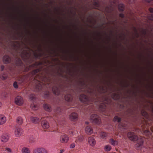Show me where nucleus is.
<instances>
[{"instance_id":"423d86ee","label":"nucleus","mask_w":153,"mask_h":153,"mask_svg":"<svg viewBox=\"0 0 153 153\" xmlns=\"http://www.w3.org/2000/svg\"><path fill=\"white\" fill-rule=\"evenodd\" d=\"M98 100L102 102L100 104V108L102 111L104 110V109L106 107V104H109L111 102V98L108 96H107L103 95L101 99L99 100Z\"/></svg>"},{"instance_id":"13d9d810","label":"nucleus","mask_w":153,"mask_h":153,"mask_svg":"<svg viewBox=\"0 0 153 153\" xmlns=\"http://www.w3.org/2000/svg\"><path fill=\"white\" fill-rule=\"evenodd\" d=\"M1 69L2 71H3L4 69V65H1Z\"/></svg>"},{"instance_id":"69168bd1","label":"nucleus","mask_w":153,"mask_h":153,"mask_svg":"<svg viewBox=\"0 0 153 153\" xmlns=\"http://www.w3.org/2000/svg\"><path fill=\"white\" fill-rule=\"evenodd\" d=\"M1 102H0V107L1 106Z\"/></svg>"},{"instance_id":"b1692460","label":"nucleus","mask_w":153,"mask_h":153,"mask_svg":"<svg viewBox=\"0 0 153 153\" xmlns=\"http://www.w3.org/2000/svg\"><path fill=\"white\" fill-rule=\"evenodd\" d=\"M42 88V83L39 81H37L36 85V88L38 91L41 90Z\"/></svg>"},{"instance_id":"a18cd8bd","label":"nucleus","mask_w":153,"mask_h":153,"mask_svg":"<svg viewBox=\"0 0 153 153\" xmlns=\"http://www.w3.org/2000/svg\"><path fill=\"white\" fill-rule=\"evenodd\" d=\"M75 144L74 143H72L70 145V148H73L75 147Z\"/></svg>"},{"instance_id":"412c9836","label":"nucleus","mask_w":153,"mask_h":153,"mask_svg":"<svg viewBox=\"0 0 153 153\" xmlns=\"http://www.w3.org/2000/svg\"><path fill=\"white\" fill-rule=\"evenodd\" d=\"M7 120L6 117L3 115H0V125L5 123Z\"/></svg>"},{"instance_id":"5fc2aeb1","label":"nucleus","mask_w":153,"mask_h":153,"mask_svg":"<svg viewBox=\"0 0 153 153\" xmlns=\"http://www.w3.org/2000/svg\"><path fill=\"white\" fill-rule=\"evenodd\" d=\"M119 16L120 17L123 18L124 17V15L123 13H120L119 15Z\"/></svg>"},{"instance_id":"9d476101","label":"nucleus","mask_w":153,"mask_h":153,"mask_svg":"<svg viewBox=\"0 0 153 153\" xmlns=\"http://www.w3.org/2000/svg\"><path fill=\"white\" fill-rule=\"evenodd\" d=\"M15 103L18 105H21L23 103V98L20 96H18L15 98Z\"/></svg>"},{"instance_id":"c03bdc74","label":"nucleus","mask_w":153,"mask_h":153,"mask_svg":"<svg viewBox=\"0 0 153 153\" xmlns=\"http://www.w3.org/2000/svg\"><path fill=\"white\" fill-rule=\"evenodd\" d=\"M13 85L14 87L15 88H18V85L17 84V83L16 82H14L13 84Z\"/></svg>"},{"instance_id":"bf43d9fd","label":"nucleus","mask_w":153,"mask_h":153,"mask_svg":"<svg viewBox=\"0 0 153 153\" xmlns=\"http://www.w3.org/2000/svg\"><path fill=\"white\" fill-rule=\"evenodd\" d=\"M97 35L100 37L101 36V33L100 32L97 33Z\"/></svg>"},{"instance_id":"cd10ccee","label":"nucleus","mask_w":153,"mask_h":153,"mask_svg":"<svg viewBox=\"0 0 153 153\" xmlns=\"http://www.w3.org/2000/svg\"><path fill=\"white\" fill-rule=\"evenodd\" d=\"M113 10V7L111 6H109L106 7L105 11L108 13H111Z\"/></svg>"},{"instance_id":"4be33fe9","label":"nucleus","mask_w":153,"mask_h":153,"mask_svg":"<svg viewBox=\"0 0 153 153\" xmlns=\"http://www.w3.org/2000/svg\"><path fill=\"white\" fill-rule=\"evenodd\" d=\"M56 75V74H51V77H52V78L50 77V76L48 78V81L50 82H51V83L53 82L54 83L55 82V80H54L55 79Z\"/></svg>"},{"instance_id":"4468645a","label":"nucleus","mask_w":153,"mask_h":153,"mask_svg":"<svg viewBox=\"0 0 153 153\" xmlns=\"http://www.w3.org/2000/svg\"><path fill=\"white\" fill-rule=\"evenodd\" d=\"M69 140L68 136L66 134H63L60 137V141L63 143H67Z\"/></svg>"},{"instance_id":"864d4df0","label":"nucleus","mask_w":153,"mask_h":153,"mask_svg":"<svg viewBox=\"0 0 153 153\" xmlns=\"http://www.w3.org/2000/svg\"><path fill=\"white\" fill-rule=\"evenodd\" d=\"M59 71H60V72H61L62 71V70L60 68H59V70L57 71V74H60V73Z\"/></svg>"},{"instance_id":"7ed1b4c3","label":"nucleus","mask_w":153,"mask_h":153,"mask_svg":"<svg viewBox=\"0 0 153 153\" xmlns=\"http://www.w3.org/2000/svg\"><path fill=\"white\" fill-rule=\"evenodd\" d=\"M24 46H25V49L22 52L21 50L19 51L22 57H24L25 58L27 59H29V58H30L31 54L32 52H33V55L36 58H39L43 54L41 53V52L42 51V49L41 48V45H40V46L37 48V50L39 52L38 53L35 51H33V50L27 46L25 44Z\"/></svg>"},{"instance_id":"c85d7f7f","label":"nucleus","mask_w":153,"mask_h":153,"mask_svg":"<svg viewBox=\"0 0 153 153\" xmlns=\"http://www.w3.org/2000/svg\"><path fill=\"white\" fill-rule=\"evenodd\" d=\"M65 99L66 101H71L72 99L71 95L70 94H67L65 96Z\"/></svg>"},{"instance_id":"c9c22d12","label":"nucleus","mask_w":153,"mask_h":153,"mask_svg":"<svg viewBox=\"0 0 153 153\" xmlns=\"http://www.w3.org/2000/svg\"><path fill=\"white\" fill-rule=\"evenodd\" d=\"M141 114L142 115L144 116V117H147L148 116V114L147 112L144 110H142L141 112Z\"/></svg>"},{"instance_id":"1a4fd4ad","label":"nucleus","mask_w":153,"mask_h":153,"mask_svg":"<svg viewBox=\"0 0 153 153\" xmlns=\"http://www.w3.org/2000/svg\"><path fill=\"white\" fill-rule=\"evenodd\" d=\"M33 153H48L47 151L42 147H38L35 149Z\"/></svg>"},{"instance_id":"a211bd4d","label":"nucleus","mask_w":153,"mask_h":153,"mask_svg":"<svg viewBox=\"0 0 153 153\" xmlns=\"http://www.w3.org/2000/svg\"><path fill=\"white\" fill-rule=\"evenodd\" d=\"M41 124L43 128L47 129L49 127V125L47 121L45 120H43L41 122Z\"/></svg>"},{"instance_id":"ea45409f","label":"nucleus","mask_w":153,"mask_h":153,"mask_svg":"<svg viewBox=\"0 0 153 153\" xmlns=\"http://www.w3.org/2000/svg\"><path fill=\"white\" fill-rule=\"evenodd\" d=\"M30 107L32 109L34 110H36L38 108L37 106L34 104H31Z\"/></svg>"},{"instance_id":"de8ad7c7","label":"nucleus","mask_w":153,"mask_h":153,"mask_svg":"<svg viewBox=\"0 0 153 153\" xmlns=\"http://www.w3.org/2000/svg\"><path fill=\"white\" fill-rule=\"evenodd\" d=\"M142 33L143 35L145 36L146 34V32L145 30H143L142 31Z\"/></svg>"},{"instance_id":"58836bf2","label":"nucleus","mask_w":153,"mask_h":153,"mask_svg":"<svg viewBox=\"0 0 153 153\" xmlns=\"http://www.w3.org/2000/svg\"><path fill=\"white\" fill-rule=\"evenodd\" d=\"M40 70L39 69H38L34 70L31 73L33 75H35L36 73L39 72L40 71Z\"/></svg>"},{"instance_id":"20e7f679","label":"nucleus","mask_w":153,"mask_h":153,"mask_svg":"<svg viewBox=\"0 0 153 153\" xmlns=\"http://www.w3.org/2000/svg\"><path fill=\"white\" fill-rule=\"evenodd\" d=\"M99 6L100 4L99 0H94L93 3H88L82 6V10L85 14L89 10L93 8L98 9Z\"/></svg>"},{"instance_id":"79ce46f5","label":"nucleus","mask_w":153,"mask_h":153,"mask_svg":"<svg viewBox=\"0 0 153 153\" xmlns=\"http://www.w3.org/2000/svg\"><path fill=\"white\" fill-rule=\"evenodd\" d=\"M76 58H75L74 56L72 55L69 56V60L71 61H76Z\"/></svg>"},{"instance_id":"680f3d73","label":"nucleus","mask_w":153,"mask_h":153,"mask_svg":"<svg viewBox=\"0 0 153 153\" xmlns=\"http://www.w3.org/2000/svg\"><path fill=\"white\" fill-rule=\"evenodd\" d=\"M64 151L62 149L61 150L60 153H62Z\"/></svg>"},{"instance_id":"f8f14e48","label":"nucleus","mask_w":153,"mask_h":153,"mask_svg":"<svg viewBox=\"0 0 153 153\" xmlns=\"http://www.w3.org/2000/svg\"><path fill=\"white\" fill-rule=\"evenodd\" d=\"M11 61L10 57L8 55H4L3 58V61L4 64H7L10 63Z\"/></svg>"},{"instance_id":"7c9ffc66","label":"nucleus","mask_w":153,"mask_h":153,"mask_svg":"<svg viewBox=\"0 0 153 153\" xmlns=\"http://www.w3.org/2000/svg\"><path fill=\"white\" fill-rule=\"evenodd\" d=\"M118 8L120 12H123L124 10V5L123 4H120L118 5Z\"/></svg>"},{"instance_id":"a878e982","label":"nucleus","mask_w":153,"mask_h":153,"mask_svg":"<svg viewBox=\"0 0 153 153\" xmlns=\"http://www.w3.org/2000/svg\"><path fill=\"white\" fill-rule=\"evenodd\" d=\"M43 108L46 111H49L51 110V107L50 105L47 104H45L43 105Z\"/></svg>"},{"instance_id":"37998d69","label":"nucleus","mask_w":153,"mask_h":153,"mask_svg":"<svg viewBox=\"0 0 153 153\" xmlns=\"http://www.w3.org/2000/svg\"><path fill=\"white\" fill-rule=\"evenodd\" d=\"M148 19L151 20H153V15H149L147 17Z\"/></svg>"},{"instance_id":"c756f323","label":"nucleus","mask_w":153,"mask_h":153,"mask_svg":"<svg viewBox=\"0 0 153 153\" xmlns=\"http://www.w3.org/2000/svg\"><path fill=\"white\" fill-rule=\"evenodd\" d=\"M133 110L131 109H128L126 112L125 113V115L129 116L133 114Z\"/></svg>"},{"instance_id":"6ab92c4d","label":"nucleus","mask_w":153,"mask_h":153,"mask_svg":"<svg viewBox=\"0 0 153 153\" xmlns=\"http://www.w3.org/2000/svg\"><path fill=\"white\" fill-rule=\"evenodd\" d=\"M88 142L89 144L91 146H93L96 144V141L93 137H90L88 138Z\"/></svg>"},{"instance_id":"0eeeda50","label":"nucleus","mask_w":153,"mask_h":153,"mask_svg":"<svg viewBox=\"0 0 153 153\" xmlns=\"http://www.w3.org/2000/svg\"><path fill=\"white\" fill-rule=\"evenodd\" d=\"M52 90L55 95H58L61 91H65V89L63 85L57 84L53 87Z\"/></svg>"},{"instance_id":"6e6d98bb","label":"nucleus","mask_w":153,"mask_h":153,"mask_svg":"<svg viewBox=\"0 0 153 153\" xmlns=\"http://www.w3.org/2000/svg\"><path fill=\"white\" fill-rule=\"evenodd\" d=\"M129 2L130 3H133L134 2V0H128Z\"/></svg>"},{"instance_id":"0e129e2a","label":"nucleus","mask_w":153,"mask_h":153,"mask_svg":"<svg viewBox=\"0 0 153 153\" xmlns=\"http://www.w3.org/2000/svg\"><path fill=\"white\" fill-rule=\"evenodd\" d=\"M67 57L66 56H65V60H67Z\"/></svg>"},{"instance_id":"2f4dec72","label":"nucleus","mask_w":153,"mask_h":153,"mask_svg":"<svg viewBox=\"0 0 153 153\" xmlns=\"http://www.w3.org/2000/svg\"><path fill=\"white\" fill-rule=\"evenodd\" d=\"M16 122L19 125H22L23 123V120L20 117H18L16 119Z\"/></svg>"},{"instance_id":"393cba45","label":"nucleus","mask_w":153,"mask_h":153,"mask_svg":"<svg viewBox=\"0 0 153 153\" xmlns=\"http://www.w3.org/2000/svg\"><path fill=\"white\" fill-rule=\"evenodd\" d=\"M22 153H30V151L29 148L26 147H23L21 150Z\"/></svg>"},{"instance_id":"603ef678","label":"nucleus","mask_w":153,"mask_h":153,"mask_svg":"<svg viewBox=\"0 0 153 153\" xmlns=\"http://www.w3.org/2000/svg\"><path fill=\"white\" fill-rule=\"evenodd\" d=\"M54 9L55 11H57L58 13H59V10L60 9V8L59 7L58 8L57 7H55Z\"/></svg>"},{"instance_id":"f257e3e1","label":"nucleus","mask_w":153,"mask_h":153,"mask_svg":"<svg viewBox=\"0 0 153 153\" xmlns=\"http://www.w3.org/2000/svg\"><path fill=\"white\" fill-rule=\"evenodd\" d=\"M79 85L80 86V91L89 93L91 96V97L88 98L84 94L80 95L79 100L85 104L90 103L97 98L98 92L105 93L109 90L111 91H114L116 90L115 89L105 85H99L95 88L91 83L90 85H87L86 82L84 80L80 82Z\"/></svg>"},{"instance_id":"4c0bfd02","label":"nucleus","mask_w":153,"mask_h":153,"mask_svg":"<svg viewBox=\"0 0 153 153\" xmlns=\"http://www.w3.org/2000/svg\"><path fill=\"white\" fill-rule=\"evenodd\" d=\"M110 141L111 143L114 146L117 144V142L113 139H111Z\"/></svg>"},{"instance_id":"72a5a7b5","label":"nucleus","mask_w":153,"mask_h":153,"mask_svg":"<svg viewBox=\"0 0 153 153\" xmlns=\"http://www.w3.org/2000/svg\"><path fill=\"white\" fill-rule=\"evenodd\" d=\"M121 118L118 117L117 116H115L114 117V121H117L118 123H119L121 121Z\"/></svg>"},{"instance_id":"052dcab7","label":"nucleus","mask_w":153,"mask_h":153,"mask_svg":"<svg viewBox=\"0 0 153 153\" xmlns=\"http://www.w3.org/2000/svg\"><path fill=\"white\" fill-rule=\"evenodd\" d=\"M145 1L146 2L149 3L153 1V0H145Z\"/></svg>"},{"instance_id":"e433bc0d","label":"nucleus","mask_w":153,"mask_h":153,"mask_svg":"<svg viewBox=\"0 0 153 153\" xmlns=\"http://www.w3.org/2000/svg\"><path fill=\"white\" fill-rule=\"evenodd\" d=\"M100 136L102 138H104L107 136V134L104 132H102L100 134Z\"/></svg>"},{"instance_id":"4d7b16f0","label":"nucleus","mask_w":153,"mask_h":153,"mask_svg":"<svg viewBox=\"0 0 153 153\" xmlns=\"http://www.w3.org/2000/svg\"><path fill=\"white\" fill-rule=\"evenodd\" d=\"M136 32V33L137 35V37H138V34L137 33V30L135 28H134Z\"/></svg>"},{"instance_id":"f3484780","label":"nucleus","mask_w":153,"mask_h":153,"mask_svg":"<svg viewBox=\"0 0 153 153\" xmlns=\"http://www.w3.org/2000/svg\"><path fill=\"white\" fill-rule=\"evenodd\" d=\"M38 139V138L35 136H31L27 138V140L29 143H32L35 142Z\"/></svg>"},{"instance_id":"9b49d317","label":"nucleus","mask_w":153,"mask_h":153,"mask_svg":"<svg viewBox=\"0 0 153 153\" xmlns=\"http://www.w3.org/2000/svg\"><path fill=\"white\" fill-rule=\"evenodd\" d=\"M78 115L75 112L71 113L69 116L70 119L72 121H75L78 120Z\"/></svg>"},{"instance_id":"39448f33","label":"nucleus","mask_w":153,"mask_h":153,"mask_svg":"<svg viewBox=\"0 0 153 153\" xmlns=\"http://www.w3.org/2000/svg\"><path fill=\"white\" fill-rule=\"evenodd\" d=\"M127 137L131 141H135L138 140V143L136 144V147L139 149L143 143L144 140L142 137H140V139H138L137 136L134 134V133L132 132H128L127 135Z\"/></svg>"},{"instance_id":"2eb2a0df","label":"nucleus","mask_w":153,"mask_h":153,"mask_svg":"<svg viewBox=\"0 0 153 153\" xmlns=\"http://www.w3.org/2000/svg\"><path fill=\"white\" fill-rule=\"evenodd\" d=\"M23 130L20 128H17L15 130V134L16 137H19L23 134Z\"/></svg>"},{"instance_id":"dca6fc26","label":"nucleus","mask_w":153,"mask_h":153,"mask_svg":"<svg viewBox=\"0 0 153 153\" xmlns=\"http://www.w3.org/2000/svg\"><path fill=\"white\" fill-rule=\"evenodd\" d=\"M9 138V136L8 134H3L1 137V141L3 142H6L8 140Z\"/></svg>"},{"instance_id":"3c124183","label":"nucleus","mask_w":153,"mask_h":153,"mask_svg":"<svg viewBox=\"0 0 153 153\" xmlns=\"http://www.w3.org/2000/svg\"><path fill=\"white\" fill-rule=\"evenodd\" d=\"M129 84H124L123 85V86L124 87H128L129 86Z\"/></svg>"},{"instance_id":"aec40b11","label":"nucleus","mask_w":153,"mask_h":153,"mask_svg":"<svg viewBox=\"0 0 153 153\" xmlns=\"http://www.w3.org/2000/svg\"><path fill=\"white\" fill-rule=\"evenodd\" d=\"M110 96H111V97L114 100H117L120 97L119 91L117 93H113L111 94H110Z\"/></svg>"},{"instance_id":"8fccbe9b","label":"nucleus","mask_w":153,"mask_h":153,"mask_svg":"<svg viewBox=\"0 0 153 153\" xmlns=\"http://www.w3.org/2000/svg\"><path fill=\"white\" fill-rule=\"evenodd\" d=\"M35 97V95L33 94H31L30 96V98L31 99V100H33V99Z\"/></svg>"},{"instance_id":"f704fd0d","label":"nucleus","mask_w":153,"mask_h":153,"mask_svg":"<svg viewBox=\"0 0 153 153\" xmlns=\"http://www.w3.org/2000/svg\"><path fill=\"white\" fill-rule=\"evenodd\" d=\"M50 95L49 92L48 91H45L44 93V97L45 98H48Z\"/></svg>"},{"instance_id":"6e6552de","label":"nucleus","mask_w":153,"mask_h":153,"mask_svg":"<svg viewBox=\"0 0 153 153\" xmlns=\"http://www.w3.org/2000/svg\"><path fill=\"white\" fill-rule=\"evenodd\" d=\"M91 121L98 125H100L101 123L100 118L99 116L96 114H92L90 116Z\"/></svg>"},{"instance_id":"f03ea898","label":"nucleus","mask_w":153,"mask_h":153,"mask_svg":"<svg viewBox=\"0 0 153 153\" xmlns=\"http://www.w3.org/2000/svg\"><path fill=\"white\" fill-rule=\"evenodd\" d=\"M8 47L11 49V53L16 58V64L18 65H20L22 64V61L21 59L17 58V56H20L22 59L27 61L29 60L30 58L26 59L24 57H22L20 55L19 51L21 50L22 52L25 49V48H22L21 44L18 42H10L9 44Z\"/></svg>"},{"instance_id":"ddd939ff","label":"nucleus","mask_w":153,"mask_h":153,"mask_svg":"<svg viewBox=\"0 0 153 153\" xmlns=\"http://www.w3.org/2000/svg\"><path fill=\"white\" fill-rule=\"evenodd\" d=\"M151 131H150L149 130H146L144 131L143 134L147 136L150 138H152V134L153 133V131L152 129L151 128Z\"/></svg>"},{"instance_id":"bb28decb","label":"nucleus","mask_w":153,"mask_h":153,"mask_svg":"<svg viewBox=\"0 0 153 153\" xmlns=\"http://www.w3.org/2000/svg\"><path fill=\"white\" fill-rule=\"evenodd\" d=\"M30 119L33 123H37L39 122V118L36 117H30Z\"/></svg>"},{"instance_id":"774afa93","label":"nucleus","mask_w":153,"mask_h":153,"mask_svg":"<svg viewBox=\"0 0 153 153\" xmlns=\"http://www.w3.org/2000/svg\"><path fill=\"white\" fill-rule=\"evenodd\" d=\"M152 112H153V108H152Z\"/></svg>"},{"instance_id":"a19ab883","label":"nucleus","mask_w":153,"mask_h":153,"mask_svg":"<svg viewBox=\"0 0 153 153\" xmlns=\"http://www.w3.org/2000/svg\"><path fill=\"white\" fill-rule=\"evenodd\" d=\"M105 149L106 151H109L111 149V147L110 146L107 145L105 146Z\"/></svg>"},{"instance_id":"49530a36","label":"nucleus","mask_w":153,"mask_h":153,"mask_svg":"<svg viewBox=\"0 0 153 153\" xmlns=\"http://www.w3.org/2000/svg\"><path fill=\"white\" fill-rule=\"evenodd\" d=\"M149 10L150 12L152 13H153V8L150 7L149 9Z\"/></svg>"},{"instance_id":"e2e57ef3","label":"nucleus","mask_w":153,"mask_h":153,"mask_svg":"<svg viewBox=\"0 0 153 153\" xmlns=\"http://www.w3.org/2000/svg\"><path fill=\"white\" fill-rule=\"evenodd\" d=\"M18 34L19 35V36L22 38V34H20L19 33H18Z\"/></svg>"},{"instance_id":"5701e85b","label":"nucleus","mask_w":153,"mask_h":153,"mask_svg":"<svg viewBox=\"0 0 153 153\" xmlns=\"http://www.w3.org/2000/svg\"><path fill=\"white\" fill-rule=\"evenodd\" d=\"M86 133L88 134H91L93 132L92 128L89 126H87L85 129Z\"/></svg>"},{"instance_id":"09e8293b","label":"nucleus","mask_w":153,"mask_h":153,"mask_svg":"<svg viewBox=\"0 0 153 153\" xmlns=\"http://www.w3.org/2000/svg\"><path fill=\"white\" fill-rule=\"evenodd\" d=\"M5 150H6L8 152H12L11 149L9 148H5Z\"/></svg>"},{"instance_id":"338daca9","label":"nucleus","mask_w":153,"mask_h":153,"mask_svg":"<svg viewBox=\"0 0 153 153\" xmlns=\"http://www.w3.org/2000/svg\"><path fill=\"white\" fill-rule=\"evenodd\" d=\"M120 38L122 37V35H120Z\"/></svg>"},{"instance_id":"473e14b6","label":"nucleus","mask_w":153,"mask_h":153,"mask_svg":"<svg viewBox=\"0 0 153 153\" xmlns=\"http://www.w3.org/2000/svg\"><path fill=\"white\" fill-rule=\"evenodd\" d=\"M7 77V74L5 73L2 74L0 75V78L3 80L6 79Z\"/></svg>"}]
</instances>
